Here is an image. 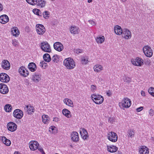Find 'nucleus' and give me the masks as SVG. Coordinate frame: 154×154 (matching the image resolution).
<instances>
[{
	"instance_id": "obj_34",
	"label": "nucleus",
	"mask_w": 154,
	"mask_h": 154,
	"mask_svg": "<svg viewBox=\"0 0 154 154\" xmlns=\"http://www.w3.org/2000/svg\"><path fill=\"white\" fill-rule=\"evenodd\" d=\"M62 113L64 116L68 118H69L71 116L70 112L66 109H63L62 111Z\"/></svg>"
},
{
	"instance_id": "obj_23",
	"label": "nucleus",
	"mask_w": 154,
	"mask_h": 154,
	"mask_svg": "<svg viewBox=\"0 0 154 154\" xmlns=\"http://www.w3.org/2000/svg\"><path fill=\"white\" fill-rule=\"evenodd\" d=\"M69 29L70 32L74 34H78L79 31V28L75 26H72Z\"/></svg>"
},
{
	"instance_id": "obj_39",
	"label": "nucleus",
	"mask_w": 154,
	"mask_h": 154,
	"mask_svg": "<svg viewBox=\"0 0 154 154\" xmlns=\"http://www.w3.org/2000/svg\"><path fill=\"white\" fill-rule=\"evenodd\" d=\"M123 79L125 82L127 83H129L131 81V79L126 75H125L123 77Z\"/></svg>"
},
{
	"instance_id": "obj_18",
	"label": "nucleus",
	"mask_w": 154,
	"mask_h": 154,
	"mask_svg": "<svg viewBox=\"0 0 154 154\" xmlns=\"http://www.w3.org/2000/svg\"><path fill=\"white\" fill-rule=\"evenodd\" d=\"M72 140L74 142H76L79 140L78 133L75 131L73 132L71 134Z\"/></svg>"
},
{
	"instance_id": "obj_24",
	"label": "nucleus",
	"mask_w": 154,
	"mask_h": 154,
	"mask_svg": "<svg viewBox=\"0 0 154 154\" xmlns=\"http://www.w3.org/2000/svg\"><path fill=\"white\" fill-rule=\"evenodd\" d=\"M41 75H40L38 74L34 73L32 75L31 79L33 81L35 82H38L41 80Z\"/></svg>"
},
{
	"instance_id": "obj_15",
	"label": "nucleus",
	"mask_w": 154,
	"mask_h": 154,
	"mask_svg": "<svg viewBox=\"0 0 154 154\" xmlns=\"http://www.w3.org/2000/svg\"><path fill=\"white\" fill-rule=\"evenodd\" d=\"M19 72L21 75L24 77H27L29 74L28 71L25 67L23 66L19 68Z\"/></svg>"
},
{
	"instance_id": "obj_46",
	"label": "nucleus",
	"mask_w": 154,
	"mask_h": 154,
	"mask_svg": "<svg viewBox=\"0 0 154 154\" xmlns=\"http://www.w3.org/2000/svg\"><path fill=\"white\" fill-rule=\"evenodd\" d=\"M116 119L115 118L113 117H109L108 119V122L111 124H112L115 122Z\"/></svg>"
},
{
	"instance_id": "obj_48",
	"label": "nucleus",
	"mask_w": 154,
	"mask_h": 154,
	"mask_svg": "<svg viewBox=\"0 0 154 154\" xmlns=\"http://www.w3.org/2000/svg\"><path fill=\"white\" fill-rule=\"evenodd\" d=\"M91 89L93 92H94L96 90V87L95 85H92L91 86Z\"/></svg>"
},
{
	"instance_id": "obj_8",
	"label": "nucleus",
	"mask_w": 154,
	"mask_h": 154,
	"mask_svg": "<svg viewBox=\"0 0 154 154\" xmlns=\"http://www.w3.org/2000/svg\"><path fill=\"white\" fill-rule=\"evenodd\" d=\"M7 128L9 131L11 132H14L17 129V125L14 122H10L7 124Z\"/></svg>"
},
{
	"instance_id": "obj_42",
	"label": "nucleus",
	"mask_w": 154,
	"mask_h": 154,
	"mask_svg": "<svg viewBox=\"0 0 154 154\" xmlns=\"http://www.w3.org/2000/svg\"><path fill=\"white\" fill-rule=\"evenodd\" d=\"M128 136L132 137L134 136V131L133 130H129L128 131Z\"/></svg>"
},
{
	"instance_id": "obj_55",
	"label": "nucleus",
	"mask_w": 154,
	"mask_h": 154,
	"mask_svg": "<svg viewBox=\"0 0 154 154\" xmlns=\"http://www.w3.org/2000/svg\"><path fill=\"white\" fill-rule=\"evenodd\" d=\"M3 9V7L2 5L0 3V11H2Z\"/></svg>"
},
{
	"instance_id": "obj_36",
	"label": "nucleus",
	"mask_w": 154,
	"mask_h": 154,
	"mask_svg": "<svg viewBox=\"0 0 154 154\" xmlns=\"http://www.w3.org/2000/svg\"><path fill=\"white\" fill-rule=\"evenodd\" d=\"M42 121L45 124H47L49 121V118L48 115H44L42 116Z\"/></svg>"
},
{
	"instance_id": "obj_20",
	"label": "nucleus",
	"mask_w": 154,
	"mask_h": 154,
	"mask_svg": "<svg viewBox=\"0 0 154 154\" xmlns=\"http://www.w3.org/2000/svg\"><path fill=\"white\" fill-rule=\"evenodd\" d=\"M10 64L9 61L7 60H3L2 66V68L6 70L9 69L10 68Z\"/></svg>"
},
{
	"instance_id": "obj_59",
	"label": "nucleus",
	"mask_w": 154,
	"mask_h": 154,
	"mask_svg": "<svg viewBox=\"0 0 154 154\" xmlns=\"http://www.w3.org/2000/svg\"><path fill=\"white\" fill-rule=\"evenodd\" d=\"M116 154H122V153L120 151H118L116 153Z\"/></svg>"
},
{
	"instance_id": "obj_9",
	"label": "nucleus",
	"mask_w": 154,
	"mask_h": 154,
	"mask_svg": "<svg viewBox=\"0 0 154 154\" xmlns=\"http://www.w3.org/2000/svg\"><path fill=\"white\" fill-rule=\"evenodd\" d=\"M131 62L133 65L137 66H141L143 64V60L138 57H137L135 60L132 59Z\"/></svg>"
},
{
	"instance_id": "obj_12",
	"label": "nucleus",
	"mask_w": 154,
	"mask_h": 154,
	"mask_svg": "<svg viewBox=\"0 0 154 154\" xmlns=\"http://www.w3.org/2000/svg\"><path fill=\"white\" fill-rule=\"evenodd\" d=\"M36 29L37 33L39 35H43L45 31V27L42 24H37L36 25Z\"/></svg>"
},
{
	"instance_id": "obj_4",
	"label": "nucleus",
	"mask_w": 154,
	"mask_h": 154,
	"mask_svg": "<svg viewBox=\"0 0 154 154\" xmlns=\"http://www.w3.org/2000/svg\"><path fill=\"white\" fill-rule=\"evenodd\" d=\"M91 98L94 102L97 104H101L104 100L103 97L100 95L93 94L91 95Z\"/></svg>"
},
{
	"instance_id": "obj_26",
	"label": "nucleus",
	"mask_w": 154,
	"mask_h": 154,
	"mask_svg": "<svg viewBox=\"0 0 154 154\" xmlns=\"http://www.w3.org/2000/svg\"><path fill=\"white\" fill-rule=\"evenodd\" d=\"M28 68L29 70L32 72L35 71L37 68L36 64L33 62L29 63L28 65Z\"/></svg>"
},
{
	"instance_id": "obj_63",
	"label": "nucleus",
	"mask_w": 154,
	"mask_h": 154,
	"mask_svg": "<svg viewBox=\"0 0 154 154\" xmlns=\"http://www.w3.org/2000/svg\"><path fill=\"white\" fill-rule=\"evenodd\" d=\"M39 14H40V16H42V13H41V11H40V12H39Z\"/></svg>"
},
{
	"instance_id": "obj_29",
	"label": "nucleus",
	"mask_w": 154,
	"mask_h": 154,
	"mask_svg": "<svg viewBox=\"0 0 154 154\" xmlns=\"http://www.w3.org/2000/svg\"><path fill=\"white\" fill-rule=\"evenodd\" d=\"M11 32L14 36H17L20 34V31L17 27H14L11 29Z\"/></svg>"
},
{
	"instance_id": "obj_7",
	"label": "nucleus",
	"mask_w": 154,
	"mask_h": 154,
	"mask_svg": "<svg viewBox=\"0 0 154 154\" xmlns=\"http://www.w3.org/2000/svg\"><path fill=\"white\" fill-rule=\"evenodd\" d=\"M107 138L109 140L113 142H115L118 140L117 134L113 132H109L107 134Z\"/></svg>"
},
{
	"instance_id": "obj_50",
	"label": "nucleus",
	"mask_w": 154,
	"mask_h": 154,
	"mask_svg": "<svg viewBox=\"0 0 154 154\" xmlns=\"http://www.w3.org/2000/svg\"><path fill=\"white\" fill-rule=\"evenodd\" d=\"M149 114L150 116H152L154 114L153 110L152 109H151L149 112Z\"/></svg>"
},
{
	"instance_id": "obj_21",
	"label": "nucleus",
	"mask_w": 154,
	"mask_h": 154,
	"mask_svg": "<svg viewBox=\"0 0 154 154\" xmlns=\"http://www.w3.org/2000/svg\"><path fill=\"white\" fill-rule=\"evenodd\" d=\"M24 109L29 115L32 114L34 113V107L30 105H27L25 107Z\"/></svg>"
},
{
	"instance_id": "obj_49",
	"label": "nucleus",
	"mask_w": 154,
	"mask_h": 154,
	"mask_svg": "<svg viewBox=\"0 0 154 154\" xmlns=\"http://www.w3.org/2000/svg\"><path fill=\"white\" fill-rule=\"evenodd\" d=\"M88 22L91 23V25L94 26L96 25L95 22L93 20H88Z\"/></svg>"
},
{
	"instance_id": "obj_28",
	"label": "nucleus",
	"mask_w": 154,
	"mask_h": 154,
	"mask_svg": "<svg viewBox=\"0 0 154 154\" xmlns=\"http://www.w3.org/2000/svg\"><path fill=\"white\" fill-rule=\"evenodd\" d=\"M107 150L111 152H116L118 149V148L116 146L111 145L110 146H107Z\"/></svg>"
},
{
	"instance_id": "obj_3",
	"label": "nucleus",
	"mask_w": 154,
	"mask_h": 154,
	"mask_svg": "<svg viewBox=\"0 0 154 154\" xmlns=\"http://www.w3.org/2000/svg\"><path fill=\"white\" fill-rule=\"evenodd\" d=\"M131 104L130 100L127 98H125L122 102L119 103V105L122 108H128L130 106Z\"/></svg>"
},
{
	"instance_id": "obj_38",
	"label": "nucleus",
	"mask_w": 154,
	"mask_h": 154,
	"mask_svg": "<svg viewBox=\"0 0 154 154\" xmlns=\"http://www.w3.org/2000/svg\"><path fill=\"white\" fill-rule=\"evenodd\" d=\"M12 109V107L11 105L10 104H7L5 106V110L7 112H11Z\"/></svg>"
},
{
	"instance_id": "obj_51",
	"label": "nucleus",
	"mask_w": 154,
	"mask_h": 154,
	"mask_svg": "<svg viewBox=\"0 0 154 154\" xmlns=\"http://www.w3.org/2000/svg\"><path fill=\"white\" fill-rule=\"evenodd\" d=\"M143 109V106H141L139 108H137L136 110L137 112H139L142 110Z\"/></svg>"
},
{
	"instance_id": "obj_62",
	"label": "nucleus",
	"mask_w": 154,
	"mask_h": 154,
	"mask_svg": "<svg viewBox=\"0 0 154 154\" xmlns=\"http://www.w3.org/2000/svg\"><path fill=\"white\" fill-rule=\"evenodd\" d=\"M26 1L28 3V1L30 2V1H31V0H26Z\"/></svg>"
},
{
	"instance_id": "obj_43",
	"label": "nucleus",
	"mask_w": 154,
	"mask_h": 154,
	"mask_svg": "<svg viewBox=\"0 0 154 154\" xmlns=\"http://www.w3.org/2000/svg\"><path fill=\"white\" fill-rule=\"evenodd\" d=\"M40 66L42 67L45 68L47 66V63L45 62L44 61H41L40 63Z\"/></svg>"
},
{
	"instance_id": "obj_37",
	"label": "nucleus",
	"mask_w": 154,
	"mask_h": 154,
	"mask_svg": "<svg viewBox=\"0 0 154 154\" xmlns=\"http://www.w3.org/2000/svg\"><path fill=\"white\" fill-rule=\"evenodd\" d=\"M44 60L47 62H49L51 60V58L50 55L48 54H44L43 56Z\"/></svg>"
},
{
	"instance_id": "obj_52",
	"label": "nucleus",
	"mask_w": 154,
	"mask_h": 154,
	"mask_svg": "<svg viewBox=\"0 0 154 154\" xmlns=\"http://www.w3.org/2000/svg\"><path fill=\"white\" fill-rule=\"evenodd\" d=\"M107 95L108 96L110 97L112 95V92L110 90H108L106 92Z\"/></svg>"
},
{
	"instance_id": "obj_16",
	"label": "nucleus",
	"mask_w": 154,
	"mask_h": 154,
	"mask_svg": "<svg viewBox=\"0 0 154 154\" xmlns=\"http://www.w3.org/2000/svg\"><path fill=\"white\" fill-rule=\"evenodd\" d=\"M8 89L7 86L3 84H0V92L2 94H5L8 93Z\"/></svg>"
},
{
	"instance_id": "obj_2",
	"label": "nucleus",
	"mask_w": 154,
	"mask_h": 154,
	"mask_svg": "<svg viewBox=\"0 0 154 154\" xmlns=\"http://www.w3.org/2000/svg\"><path fill=\"white\" fill-rule=\"evenodd\" d=\"M28 3L32 5H36L38 8H42L45 6L46 2L45 0H31Z\"/></svg>"
},
{
	"instance_id": "obj_35",
	"label": "nucleus",
	"mask_w": 154,
	"mask_h": 154,
	"mask_svg": "<svg viewBox=\"0 0 154 154\" xmlns=\"http://www.w3.org/2000/svg\"><path fill=\"white\" fill-rule=\"evenodd\" d=\"M49 131L51 133L54 134H55L57 132L56 128L54 126H51L49 128Z\"/></svg>"
},
{
	"instance_id": "obj_5",
	"label": "nucleus",
	"mask_w": 154,
	"mask_h": 154,
	"mask_svg": "<svg viewBox=\"0 0 154 154\" xmlns=\"http://www.w3.org/2000/svg\"><path fill=\"white\" fill-rule=\"evenodd\" d=\"M143 50L145 55L147 57H150L153 55V51L149 45L144 46Z\"/></svg>"
},
{
	"instance_id": "obj_41",
	"label": "nucleus",
	"mask_w": 154,
	"mask_h": 154,
	"mask_svg": "<svg viewBox=\"0 0 154 154\" xmlns=\"http://www.w3.org/2000/svg\"><path fill=\"white\" fill-rule=\"evenodd\" d=\"M52 61L54 63H57L59 61V58L57 55H54L52 58Z\"/></svg>"
},
{
	"instance_id": "obj_56",
	"label": "nucleus",
	"mask_w": 154,
	"mask_h": 154,
	"mask_svg": "<svg viewBox=\"0 0 154 154\" xmlns=\"http://www.w3.org/2000/svg\"><path fill=\"white\" fill-rule=\"evenodd\" d=\"M38 149L40 151V152L42 153L45 154V152L43 149Z\"/></svg>"
},
{
	"instance_id": "obj_53",
	"label": "nucleus",
	"mask_w": 154,
	"mask_h": 154,
	"mask_svg": "<svg viewBox=\"0 0 154 154\" xmlns=\"http://www.w3.org/2000/svg\"><path fill=\"white\" fill-rule=\"evenodd\" d=\"M141 94L142 96L144 97L146 95L145 92L143 91H142L141 92Z\"/></svg>"
},
{
	"instance_id": "obj_25",
	"label": "nucleus",
	"mask_w": 154,
	"mask_h": 154,
	"mask_svg": "<svg viewBox=\"0 0 154 154\" xmlns=\"http://www.w3.org/2000/svg\"><path fill=\"white\" fill-rule=\"evenodd\" d=\"M38 143L36 141H34L32 142V143H31L29 145V147L30 149L31 150H34L38 148Z\"/></svg>"
},
{
	"instance_id": "obj_1",
	"label": "nucleus",
	"mask_w": 154,
	"mask_h": 154,
	"mask_svg": "<svg viewBox=\"0 0 154 154\" xmlns=\"http://www.w3.org/2000/svg\"><path fill=\"white\" fill-rule=\"evenodd\" d=\"M63 64L69 69H73L75 66V62L73 59L70 57L65 59L63 61Z\"/></svg>"
},
{
	"instance_id": "obj_58",
	"label": "nucleus",
	"mask_w": 154,
	"mask_h": 154,
	"mask_svg": "<svg viewBox=\"0 0 154 154\" xmlns=\"http://www.w3.org/2000/svg\"><path fill=\"white\" fill-rule=\"evenodd\" d=\"M14 154H21L19 152H15Z\"/></svg>"
},
{
	"instance_id": "obj_57",
	"label": "nucleus",
	"mask_w": 154,
	"mask_h": 154,
	"mask_svg": "<svg viewBox=\"0 0 154 154\" xmlns=\"http://www.w3.org/2000/svg\"><path fill=\"white\" fill-rule=\"evenodd\" d=\"M13 45H14V46H16V45H17V43L16 42H14L13 43Z\"/></svg>"
},
{
	"instance_id": "obj_14",
	"label": "nucleus",
	"mask_w": 154,
	"mask_h": 154,
	"mask_svg": "<svg viewBox=\"0 0 154 154\" xmlns=\"http://www.w3.org/2000/svg\"><path fill=\"white\" fill-rule=\"evenodd\" d=\"M80 134L82 138L84 140H87L89 136L87 131L84 128L80 129Z\"/></svg>"
},
{
	"instance_id": "obj_22",
	"label": "nucleus",
	"mask_w": 154,
	"mask_h": 154,
	"mask_svg": "<svg viewBox=\"0 0 154 154\" xmlns=\"http://www.w3.org/2000/svg\"><path fill=\"white\" fill-rule=\"evenodd\" d=\"M139 152L140 154H149V149L146 146H142L139 149Z\"/></svg>"
},
{
	"instance_id": "obj_13",
	"label": "nucleus",
	"mask_w": 154,
	"mask_h": 154,
	"mask_svg": "<svg viewBox=\"0 0 154 154\" xmlns=\"http://www.w3.org/2000/svg\"><path fill=\"white\" fill-rule=\"evenodd\" d=\"M10 80L9 76L6 73H1L0 74V81L3 82L7 83Z\"/></svg>"
},
{
	"instance_id": "obj_47",
	"label": "nucleus",
	"mask_w": 154,
	"mask_h": 154,
	"mask_svg": "<svg viewBox=\"0 0 154 154\" xmlns=\"http://www.w3.org/2000/svg\"><path fill=\"white\" fill-rule=\"evenodd\" d=\"M33 11V12L35 14L38 15L40 16V14H39V12H40V10L37 9H34Z\"/></svg>"
},
{
	"instance_id": "obj_27",
	"label": "nucleus",
	"mask_w": 154,
	"mask_h": 154,
	"mask_svg": "<svg viewBox=\"0 0 154 154\" xmlns=\"http://www.w3.org/2000/svg\"><path fill=\"white\" fill-rule=\"evenodd\" d=\"M114 31L117 35H120L122 34L123 30L120 26H116L114 27Z\"/></svg>"
},
{
	"instance_id": "obj_10",
	"label": "nucleus",
	"mask_w": 154,
	"mask_h": 154,
	"mask_svg": "<svg viewBox=\"0 0 154 154\" xmlns=\"http://www.w3.org/2000/svg\"><path fill=\"white\" fill-rule=\"evenodd\" d=\"M122 37L126 39L130 38L131 37V33L130 31L128 29H125L123 30L122 33Z\"/></svg>"
},
{
	"instance_id": "obj_61",
	"label": "nucleus",
	"mask_w": 154,
	"mask_h": 154,
	"mask_svg": "<svg viewBox=\"0 0 154 154\" xmlns=\"http://www.w3.org/2000/svg\"><path fill=\"white\" fill-rule=\"evenodd\" d=\"M122 2H125L127 0H121Z\"/></svg>"
},
{
	"instance_id": "obj_54",
	"label": "nucleus",
	"mask_w": 154,
	"mask_h": 154,
	"mask_svg": "<svg viewBox=\"0 0 154 154\" xmlns=\"http://www.w3.org/2000/svg\"><path fill=\"white\" fill-rule=\"evenodd\" d=\"M78 54L82 52V50L80 49H78L76 50Z\"/></svg>"
},
{
	"instance_id": "obj_11",
	"label": "nucleus",
	"mask_w": 154,
	"mask_h": 154,
	"mask_svg": "<svg viewBox=\"0 0 154 154\" xmlns=\"http://www.w3.org/2000/svg\"><path fill=\"white\" fill-rule=\"evenodd\" d=\"M13 115L15 118L20 119L23 117V113L22 110L19 109H17L14 111Z\"/></svg>"
},
{
	"instance_id": "obj_19",
	"label": "nucleus",
	"mask_w": 154,
	"mask_h": 154,
	"mask_svg": "<svg viewBox=\"0 0 154 154\" xmlns=\"http://www.w3.org/2000/svg\"><path fill=\"white\" fill-rule=\"evenodd\" d=\"M9 21V18L6 14L2 15L0 16V23L3 24H5Z\"/></svg>"
},
{
	"instance_id": "obj_17",
	"label": "nucleus",
	"mask_w": 154,
	"mask_h": 154,
	"mask_svg": "<svg viewBox=\"0 0 154 154\" xmlns=\"http://www.w3.org/2000/svg\"><path fill=\"white\" fill-rule=\"evenodd\" d=\"M54 47L55 50L58 51H61L63 49V45L59 42L55 43L54 44Z\"/></svg>"
},
{
	"instance_id": "obj_60",
	"label": "nucleus",
	"mask_w": 154,
	"mask_h": 154,
	"mask_svg": "<svg viewBox=\"0 0 154 154\" xmlns=\"http://www.w3.org/2000/svg\"><path fill=\"white\" fill-rule=\"evenodd\" d=\"M92 2V0H88V3L91 2Z\"/></svg>"
},
{
	"instance_id": "obj_45",
	"label": "nucleus",
	"mask_w": 154,
	"mask_h": 154,
	"mask_svg": "<svg viewBox=\"0 0 154 154\" xmlns=\"http://www.w3.org/2000/svg\"><path fill=\"white\" fill-rule=\"evenodd\" d=\"M149 93L152 96L154 97V88L150 87L148 90Z\"/></svg>"
},
{
	"instance_id": "obj_44",
	"label": "nucleus",
	"mask_w": 154,
	"mask_h": 154,
	"mask_svg": "<svg viewBox=\"0 0 154 154\" xmlns=\"http://www.w3.org/2000/svg\"><path fill=\"white\" fill-rule=\"evenodd\" d=\"M81 63L84 64H86L88 62V60L85 57H83L81 58Z\"/></svg>"
},
{
	"instance_id": "obj_6",
	"label": "nucleus",
	"mask_w": 154,
	"mask_h": 154,
	"mask_svg": "<svg viewBox=\"0 0 154 154\" xmlns=\"http://www.w3.org/2000/svg\"><path fill=\"white\" fill-rule=\"evenodd\" d=\"M40 47L42 50L45 52L50 53L51 50L49 44L47 42H43L40 44Z\"/></svg>"
},
{
	"instance_id": "obj_32",
	"label": "nucleus",
	"mask_w": 154,
	"mask_h": 154,
	"mask_svg": "<svg viewBox=\"0 0 154 154\" xmlns=\"http://www.w3.org/2000/svg\"><path fill=\"white\" fill-rule=\"evenodd\" d=\"M105 37L103 36L101 37H97L96 38V42L98 44H102L105 41Z\"/></svg>"
},
{
	"instance_id": "obj_40",
	"label": "nucleus",
	"mask_w": 154,
	"mask_h": 154,
	"mask_svg": "<svg viewBox=\"0 0 154 154\" xmlns=\"http://www.w3.org/2000/svg\"><path fill=\"white\" fill-rule=\"evenodd\" d=\"M42 15L44 18L48 19L49 17L50 13L48 11H45L43 12Z\"/></svg>"
},
{
	"instance_id": "obj_33",
	"label": "nucleus",
	"mask_w": 154,
	"mask_h": 154,
	"mask_svg": "<svg viewBox=\"0 0 154 154\" xmlns=\"http://www.w3.org/2000/svg\"><path fill=\"white\" fill-rule=\"evenodd\" d=\"M2 141L3 143L7 146H9L11 144V141L7 139L5 137L3 136L2 137Z\"/></svg>"
},
{
	"instance_id": "obj_31",
	"label": "nucleus",
	"mask_w": 154,
	"mask_h": 154,
	"mask_svg": "<svg viewBox=\"0 0 154 154\" xmlns=\"http://www.w3.org/2000/svg\"><path fill=\"white\" fill-rule=\"evenodd\" d=\"M63 102L66 105L71 107L73 106L72 101L68 98H65L63 100Z\"/></svg>"
},
{
	"instance_id": "obj_30",
	"label": "nucleus",
	"mask_w": 154,
	"mask_h": 154,
	"mask_svg": "<svg viewBox=\"0 0 154 154\" xmlns=\"http://www.w3.org/2000/svg\"><path fill=\"white\" fill-rule=\"evenodd\" d=\"M103 67L102 65L99 64H97L95 65L94 67V71L97 72H99L103 70Z\"/></svg>"
}]
</instances>
